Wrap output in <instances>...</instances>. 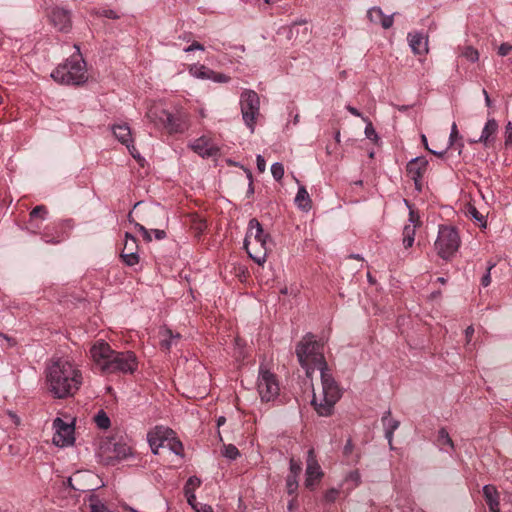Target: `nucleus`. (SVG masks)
I'll list each match as a JSON object with an SVG mask.
<instances>
[{"label": "nucleus", "mask_w": 512, "mask_h": 512, "mask_svg": "<svg viewBox=\"0 0 512 512\" xmlns=\"http://www.w3.org/2000/svg\"><path fill=\"white\" fill-rule=\"evenodd\" d=\"M46 381L49 391L56 398L73 396L83 384V375L79 367L65 358L53 360L46 369Z\"/></svg>", "instance_id": "f257e3e1"}, {"label": "nucleus", "mask_w": 512, "mask_h": 512, "mask_svg": "<svg viewBox=\"0 0 512 512\" xmlns=\"http://www.w3.org/2000/svg\"><path fill=\"white\" fill-rule=\"evenodd\" d=\"M91 358L102 374H133L138 369L136 354L132 351H115L103 341H96L90 348Z\"/></svg>", "instance_id": "f03ea898"}, {"label": "nucleus", "mask_w": 512, "mask_h": 512, "mask_svg": "<svg viewBox=\"0 0 512 512\" xmlns=\"http://www.w3.org/2000/svg\"><path fill=\"white\" fill-rule=\"evenodd\" d=\"M74 47L76 53L51 72V78L59 84L79 86L88 80L86 62L80 53V47L78 45Z\"/></svg>", "instance_id": "7ed1b4c3"}, {"label": "nucleus", "mask_w": 512, "mask_h": 512, "mask_svg": "<svg viewBox=\"0 0 512 512\" xmlns=\"http://www.w3.org/2000/svg\"><path fill=\"white\" fill-rule=\"evenodd\" d=\"M271 237L265 233L262 225L256 218L248 223L247 233L244 239V247L251 259L262 265L266 261L267 253L271 250Z\"/></svg>", "instance_id": "20e7f679"}, {"label": "nucleus", "mask_w": 512, "mask_h": 512, "mask_svg": "<svg viewBox=\"0 0 512 512\" xmlns=\"http://www.w3.org/2000/svg\"><path fill=\"white\" fill-rule=\"evenodd\" d=\"M323 346L317 342L312 334H307L296 346L298 362L306 371L307 377L318 369L327 368V362L323 355Z\"/></svg>", "instance_id": "39448f33"}, {"label": "nucleus", "mask_w": 512, "mask_h": 512, "mask_svg": "<svg viewBox=\"0 0 512 512\" xmlns=\"http://www.w3.org/2000/svg\"><path fill=\"white\" fill-rule=\"evenodd\" d=\"M146 117L158 128L165 129L169 134L184 133L189 126L188 114L182 110L169 111L161 105H153Z\"/></svg>", "instance_id": "423d86ee"}, {"label": "nucleus", "mask_w": 512, "mask_h": 512, "mask_svg": "<svg viewBox=\"0 0 512 512\" xmlns=\"http://www.w3.org/2000/svg\"><path fill=\"white\" fill-rule=\"evenodd\" d=\"M322 397L318 399L315 395L311 401L316 412L320 416H330L333 413L334 406L341 398V389L330 373L328 367L320 370Z\"/></svg>", "instance_id": "0eeeda50"}, {"label": "nucleus", "mask_w": 512, "mask_h": 512, "mask_svg": "<svg viewBox=\"0 0 512 512\" xmlns=\"http://www.w3.org/2000/svg\"><path fill=\"white\" fill-rule=\"evenodd\" d=\"M460 246V237L457 230L452 226L442 225L439 227L438 237L435 241V248L438 255L444 259H450Z\"/></svg>", "instance_id": "6e6552de"}, {"label": "nucleus", "mask_w": 512, "mask_h": 512, "mask_svg": "<svg viewBox=\"0 0 512 512\" xmlns=\"http://www.w3.org/2000/svg\"><path fill=\"white\" fill-rule=\"evenodd\" d=\"M240 108L245 125L253 133L260 115V98L254 90L245 89L240 95Z\"/></svg>", "instance_id": "1a4fd4ad"}, {"label": "nucleus", "mask_w": 512, "mask_h": 512, "mask_svg": "<svg viewBox=\"0 0 512 512\" xmlns=\"http://www.w3.org/2000/svg\"><path fill=\"white\" fill-rule=\"evenodd\" d=\"M257 388L262 401L274 400L280 391L278 379L264 366H260L257 380Z\"/></svg>", "instance_id": "9d476101"}, {"label": "nucleus", "mask_w": 512, "mask_h": 512, "mask_svg": "<svg viewBox=\"0 0 512 512\" xmlns=\"http://www.w3.org/2000/svg\"><path fill=\"white\" fill-rule=\"evenodd\" d=\"M53 428L55 430L53 435V443L56 446L66 447L74 443L75 438L73 423H66L61 418L57 417L53 421Z\"/></svg>", "instance_id": "9b49d317"}, {"label": "nucleus", "mask_w": 512, "mask_h": 512, "mask_svg": "<svg viewBox=\"0 0 512 512\" xmlns=\"http://www.w3.org/2000/svg\"><path fill=\"white\" fill-rule=\"evenodd\" d=\"M189 73L198 79L211 80L215 83H227L230 77L224 73L216 72L205 65L194 64L189 67Z\"/></svg>", "instance_id": "f8f14e48"}, {"label": "nucleus", "mask_w": 512, "mask_h": 512, "mask_svg": "<svg viewBox=\"0 0 512 512\" xmlns=\"http://www.w3.org/2000/svg\"><path fill=\"white\" fill-rule=\"evenodd\" d=\"M306 479L305 486L308 489H313L315 483L320 481L323 477V472L314 454V450L310 449L307 455Z\"/></svg>", "instance_id": "ddd939ff"}, {"label": "nucleus", "mask_w": 512, "mask_h": 512, "mask_svg": "<svg viewBox=\"0 0 512 512\" xmlns=\"http://www.w3.org/2000/svg\"><path fill=\"white\" fill-rule=\"evenodd\" d=\"M427 166L428 160L425 157H415L407 163V174L414 181L418 190H421V180L427 170Z\"/></svg>", "instance_id": "4468645a"}, {"label": "nucleus", "mask_w": 512, "mask_h": 512, "mask_svg": "<svg viewBox=\"0 0 512 512\" xmlns=\"http://www.w3.org/2000/svg\"><path fill=\"white\" fill-rule=\"evenodd\" d=\"M172 431L163 426H156L154 429L148 432L147 439L154 454H158V450L165 446L167 442L170 444V435Z\"/></svg>", "instance_id": "2eb2a0df"}, {"label": "nucleus", "mask_w": 512, "mask_h": 512, "mask_svg": "<svg viewBox=\"0 0 512 512\" xmlns=\"http://www.w3.org/2000/svg\"><path fill=\"white\" fill-rule=\"evenodd\" d=\"M50 21L60 32H69L72 27L71 13L64 8L55 7L51 10Z\"/></svg>", "instance_id": "dca6fc26"}, {"label": "nucleus", "mask_w": 512, "mask_h": 512, "mask_svg": "<svg viewBox=\"0 0 512 512\" xmlns=\"http://www.w3.org/2000/svg\"><path fill=\"white\" fill-rule=\"evenodd\" d=\"M189 147L202 158H209L219 154V148L209 138L204 136L194 140Z\"/></svg>", "instance_id": "f3484780"}, {"label": "nucleus", "mask_w": 512, "mask_h": 512, "mask_svg": "<svg viewBox=\"0 0 512 512\" xmlns=\"http://www.w3.org/2000/svg\"><path fill=\"white\" fill-rule=\"evenodd\" d=\"M407 39L414 54L422 55L428 52V40L422 33L410 32Z\"/></svg>", "instance_id": "a211bd4d"}, {"label": "nucleus", "mask_w": 512, "mask_h": 512, "mask_svg": "<svg viewBox=\"0 0 512 512\" xmlns=\"http://www.w3.org/2000/svg\"><path fill=\"white\" fill-rule=\"evenodd\" d=\"M381 422L384 427L385 438L388 441L390 449L393 447V434L399 428L400 422L396 419L391 418V411L387 410L381 417Z\"/></svg>", "instance_id": "6ab92c4d"}, {"label": "nucleus", "mask_w": 512, "mask_h": 512, "mask_svg": "<svg viewBox=\"0 0 512 512\" xmlns=\"http://www.w3.org/2000/svg\"><path fill=\"white\" fill-rule=\"evenodd\" d=\"M367 16L374 24L381 25L384 29H389L393 25V15H385L380 7H372L368 10Z\"/></svg>", "instance_id": "aec40b11"}, {"label": "nucleus", "mask_w": 512, "mask_h": 512, "mask_svg": "<svg viewBox=\"0 0 512 512\" xmlns=\"http://www.w3.org/2000/svg\"><path fill=\"white\" fill-rule=\"evenodd\" d=\"M498 131V123L492 118L486 122L480 138L476 142L483 143L485 146H489L495 139V134Z\"/></svg>", "instance_id": "412c9836"}, {"label": "nucleus", "mask_w": 512, "mask_h": 512, "mask_svg": "<svg viewBox=\"0 0 512 512\" xmlns=\"http://www.w3.org/2000/svg\"><path fill=\"white\" fill-rule=\"evenodd\" d=\"M112 132L116 139L123 145H128L133 142L131 129L127 123L113 125Z\"/></svg>", "instance_id": "4be33fe9"}, {"label": "nucleus", "mask_w": 512, "mask_h": 512, "mask_svg": "<svg viewBox=\"0 0 512 512\" xmlns=\"http://www.w3.org/2000/svg\"><path fill=\"white\" fill-rule=\"evenodd\" d=\"M135 227L142 234L143 239L146 242L152 241V234L154 235V238L156 240H163L167 236L165 230H163V229H153V228L148 229L140 223H135Z\"/></svg>", "instance_id": "5701e85b"}, {"label": "nucleus", "mask_w": 512, "mask_h": 512, "mask_svg": "<svg viewBox=\"0 0 512 512\" xmlns=\"http://www.w3.org/2000/svg\"><path fill=\"white\" fill-rule=\"evenodd\" d=\"M47 213H48L47 208L44 205H38V206L34 207L29 214L28 229H30L32 232L36 233L37 230L40 228V226L34 223L35 220L37 218H41L42 220H44L46 218Z\"/></svg>", "instance_id": "b1692460"}, {"label": "nucleus", "mask_w": 512, "mask_h": 512, "mask_svg": "<svg viewBox=\"0 0 512 512\" xmlns=\"http://www.w3.org/2000/svg\"><path fill=\"white\" fill-rule=\"evenodd\" d=\"M295 203L300 209L304 211H307L311 208V199L305 187H299L295 197Z\"/></svg>", "instance_id": "393cba45"}, {"label": "nucleus", "mask_w": 512, "mask_h": 512, "mask_svg": "<svg viewBox=\"0 0 512 512\" xmlns=\"http://www.w3.org/2000/svg\"><path fill=\"white\" fill-rule=\"evenodd\" d=\"M483 496L488 506L500 501V495L497 488L491 484L483 486Z\"/></svg>", "instance_id": "a878e982"}, {"label": "nucleus", "mask_w": 512, "mask_h": 512, "mask_svg": "<svg viewBox=\"0 0 512 512\" xmlns=\"http://www.w3.org/2000/svg\"><path fill=\"white\" fill-rule=\"evenodd\" d=\"M437 443L441 450L448 452L446 447H449L450 450L454 449V444L452 439L449 436V433L445 428H441L438 431Z\"/></svg>", "instance_id": "bb28decb"}, {"label": "nucleus", "mask_w": 512, "mask_h": 512, "mask_svg": "<svg viewBox=\"0 0 512 512\" xmlns=\"http://www.w3.org/2000/svg\"><path fill=\"white\" fill-rule=\"evenodd\" d=\"M416 225L407 224L403 228V245L405 248L412 247L415 239Z\"/></svg>", "instance_id": "cd10ccee"}, {"label": "nucleus", "mask_w": 512, "mask_h": 512, "mask_svg": "<svg viewBox=\"0 0 512 512\" xmlns=\"http://www.w3.org/2000/svg\"><path fill=\"white\" fill-rule=\"evenodd\" d=\"M162 337L163 338L161 339V347L165 350H170V348L173 344V341L178 340L180 338V334L179 333L174 334L172 332V330L165 329L162 332Z\"/></svg>", "instance_id": "c85d7f7f"}, {"label": "nucleus", "mask_w": 512, "mask_h": 512, "mask_svg": "<svg viewBox=\"0 0 512 512\" xmlns=\"http://www.w3.org/2000/svg\"><path fill=\"white\" fill-rule=\"evenodd\" d=\"M122 252H138L137 239L128 232L125 234V242Z\"/></svg>", "instance_id": "c756f323"}, {"label": "nucleus", "mask_w": 512, "mask_h": 512, "mask_svg": "<svg viewBox=\"0 0 512 512\" xmlns=\"http://www.w3.org/2000/svg\"><path fill=\"white\" fill-rule=\"evenodd\" d=\"M461 55L472 63L477 62L479 60V53L472 46L463 47V49L461 51Z\"/></svg>", "instance_id": "7c9ffc66"}, {"label": "nucleus", "mask_w": 512, "mask_h": 512, "mask_svg": "<svg viewBox=\"0 0 512 512\" xmlns=\"http://www.w3.org/2000/svg\"><path fill=\"white\" fill-rule=\"evenodd\" d=\"M121 258L127 266H134L139 262L138 252H122Z\"/></svg>", "instance_id": "2f4dec72"}, {"label": "nucleus", "mask_w": 512, "mask_h": 512, "mask_svg": "<svg viewBox=\"0 0 512 512\" xmlns=\"http://www.w3.org/2000/svg\"><path fill=\"white\" fill-rule=\"evenodd\" d=\"M222 453L224 457L230 460H235L240 456L238 448L233 444L224 445Z\"/></svg>", "instance_id": "473e14b6"}, {"label": "nucleus", "mask_w": 512, "mask_h": 512, "mask_svg": "<svg viewBox=\"0 0 512 512\" xmlns=\"http://www.w3.org/2000/svg\"><path fill=\"white\" fill-rule=\"evenodd\" d=\"M363 121L366 123L365 131H364L365 136L370 140L377 141L378 135H377L370 119L368 117H363Z\"/></svg>", "instance_id": "72a5a7b5"}, {"label": "nucleus", "mask_w": 512, "mask_h": 512, "mask_svg": "<svg viewBox=\"0 0 512 512\" xmlns=\"http://www.w3.org/2000/svg\"><path fill=\"white\" fill-rule=\"evenodd\" d=\"M201 485V480L196 476H191L188 478L185 486H184V493L187 492H193L195 493V490Z\"/></svg>", "instance_id": "f704fd0d"}, {"label": "nucleus", "mask_w": 512, "mask_h": 512, "mask_svg": "<svg viewBox=\"0 0 512 512\" xmlns=\"http://www.w3.org/2000/svg\"><path fill=\"white\" fill-rule=\"evenodd\" d=\"M95 422L97 426L101 429H107L110 426V419L103 411L97 413V415L95 416Z\"/></svg>", "instance_id": "c9c22d12"}, {"label": "nucleus", "mask_w": 512, "mask_h": 512, "mask_svg": "<svg viewBox=\"0 0 512 512\" xmlns=\"http://www.w3.org/2000/svg\"><path fill=\"white\" fill-rule=\"evenodd\" d=\"M286 489L289 495L295 494L298 489V477L288 475L286 478Z\"/></svg>", "instance_id": "e433bc0d"}, {"label": "nucleus", "mask_w": 512, "mask_h": 512, "mask_svg": "<svg viewBox=\"0 0 512 512\" xmlns=\"http://www.w3.org/2000/svg\"><path fill=\"white\" fill-rule=\"evenodd\" d=\"M468 214L475 221L479 222L480 226L486 227L485 217L474 206L468 208Z\"/></svg>", "instance_id": "4c0bfd02"}, {"label": "nucleus", "mask_w": 512, "mask_h": 512, "mask_svg": "<svg viewBox=\"0 0 512 512\" xmlns=\"http://www.w3.org/2000/svg\"><path fill=\"white\" fill-rule=\"evenodd\" d=\"M339 495H340L339 489L331 488L325 492L323 499L326 503L331 504V503H334L338 499Z\"/></svg>", "instance_id": "58836bf2"}, {"label": "nucleus", "mask_w": 512, "mask_h": 512, "mask_svg": "<svg viewBox=\"0 0 512 512\" xmlns=\"http://www.w3.org/2000/svg\"><path fill=\"white\" fill-rule=\"evenodd\" d=\"M271 173L275 180L279 181L284 176V167L281 163L276 162L271 166Z\"/></svg>", "instance_id": "ea45409f"}, {"label": "nucleus", "mask_w": 512, "mask_h": 512, "mask_svg": "<svg viewBox=\"0 0 512 512\" xmlns=\"http://www.w3.org/2000/svg\"><path fill=\"white\" fill-rule=\"evenodd\" d=\"M164 215H165L164 210L158 205L150 206L144 211V216H146V217H149V216H152V217L162 216L163 217Z\"/></svg>", "instance_id": "a19ab883"}, {"label": "nucleus", "mask_w": 512, "mask_h": 512, "mask_svg": "<svg viewBox=\"0 0 512 512\" xmlns=\"http://www.w3.org/2000/svg\"><path fill=\"white\" fill-rule=\"evenodd\" d=\"M496 266L495 263H492V262H489L488 263V266H487V269H486V273L482 276L481 278V285L483 287H487L490 285L491 283V270Z\"/></svg>", "instance_id": "79ce46f5"}, {"label": "nucleus", "mask_w": 512, "mask_h": 512, "mask_svg": "<svg viewBox=\"0 0 512 512\" xmlns=\"http://www.w3.org/2000/svg\"><path fill=\"white\" fill-rule=\"evenodd\" d=\"M302 471V466L299 461L294 460L293 458L290 459L289 463V474L288 475H294L296 477L299 476V474Z\"/></svg>", "instance_id": "37998d69"}, {"label": "nucleus", "mask_w": 512, "mask_h": 512, "mask_svg": "<svg viewBox=\"0 0 512 512\" xmlns=\"http://www.w3.org/2000/svg\"><path fill=\"white\" fill-rule=\"evenodd\" d=\"M42 239L46 242V243H51V244H58L62 241V238L60 236H57V237H52L49 233H48V227L46 228V230L44 231L43 235H42Z\"/></svg>", "instance_id": "c03bdc74"}, {"label": "nucleus", "mask_w": 512, "mask_h": 512, "mask_svg": "<svg viewBox=\"0 0 512 512\" xmlns=\"http://www.w3.org/2000/svg\"><path fill=\"white\" fill-rule=\"evenodd\" d=\"M97 15L109 18V19H118L119 15L111 9H103L96 12Z\"/></svg>", "instance_id": "a18cd8bd"}, {"label": "nucleus", "mask_w": 512, "mask_h": 512, "mask_svg": "<svg viewBox=\"0 0 512 512\" xmlns=\"http://www.w3.org/2000/svg\"><path fill=\"white\" fill-rule=\"evenodd\" d=\"M129 151V153L131 154V156L136 159L137 161H143L144 159L140 156V153L138 152V150L136 149V147L134 146V141L131 143V144H128V145H125Z\"/></svg>", "instance_id": "49530a36"}, {"label": "nucleus", "mask_w": 512, "mask_h": 512, "mask_svg": "<svg viewBox=\"0 0 512 512\" xmlns=\"http://www.w3.org/2000/svg\"><path fill=\"white\" fill-rule=\"evenodd\" d=\"M457 138H460V135L456 123H453L451 126V132L449 136V146H452Z\"/></svg>", "instance_id": "de8ad7c7"}, {"label": "nucleus", "mask_w": 512, "mask_h": 512, "mask_svg": "<svg viewBox=\"0 0 512 512\" xmlns=\"http://www.w3.org/2000/svg\"><path fill=\"white\" fill-rule=\"evenodd\" d=\"M188 504L193 508L197 509L199 502H197L196 495L193 492L184 493Z\"/></svg>", "instance_id": "09e8293b"}, {"label": "nucleus", "mask_w": 512, "mask_h": 512, "mask_svg": "<svg viewBox=\"0 0 512 512\" xmlns=\"http://www.w3.org/2000/svg\"><path fill=\"white\" fill-rule=\"evenodd\" d=\"M346 479L353 481L355 483V486H358L361 482V476L359 471L357 470L350 472Z\"/></svg>", "instance_id": "8fccbe9b"}, {"label": "nucleus", "mask_w": 512, "mask_h": 512, "mask_svg": "<svg viewBox=\"0 0 512 512\" xmlns=\"http://www.w3.org/2000/svg\"><path fill=\"white\" fill-rule=\"evenodd\" d=\"M512 50V45L508 43H502L498 48V54L500 56H507Z\"/></svg>", "instance_id": "3c124183"}, {"label": "nucleus", "mask_w": 512, "mask_h": 512, "mask_svg": "<svg viewBox=\"0 0 512 512\" xmlns=\"http://www.w3.org/2000/svg\"><path fill=\"white\" fill-rule=\"evenodd\" d=\"M353 449H354V445L352 443V440L351 439H348L346 441V444L344 445V448H343V454L345 457H349L352 452H353Z\"/></svg>", "instance_id": "603ef678"}, {"label": "nucleus", "mask_w": 512, "mask_h": 512, "mask_svg": "<svg viewBox=\"0 0 512 512\" xmlns=\"http://www.w3.org/2000/svg\"><path fill=\"white\" fill-rule=\"evenodd\" d=\"M257 169L259 172H264L266 169V161L262 155L256 157Z\"/></svg>", "instance_id": "864d4df0"}, {"label": "nucleus", "mask_w": 512, "mask_h": 512, "mask_svg": "<svg viewBox=\"0 0 512 512\" xmlns=\"http://www.w3.org/2000/svg\"><path fill=\"white\" fill-rule=\"evenodd\" d=\"M194 50H201V51H203L204 50V46L201 43H199L197 41H194L191 45H189L188 47H186L184 49V51L187 52V53L188 52H192Z\"/></svg>", "instance_id": "5fc2aeb1"}, {"label": "nucleus", "mask_w": 512, "mask_h": 512, "mask_svg": "<svg viewBox=\"0 0 512 512\" xmlns=\"http://www.w3.org/2000/svg\"><path fill=\"white\" fill-rule=\"evenodd\" d=\"M91 511L92 512H110L102 503L97 502L91 504Z\"/></svg>", "instance_id": "6e6d98bb"}, {"label": "nucleus", "mask_w": 512, "mask_h": 512, "mask_svg": "<svg viewBox=\"0 0 512 512\" xmlns=\"http://www.w3.org/2000/svg\"><path fill=\"white\" fill-rule=\"evenodd\" d=\"M506 140H505V144L508 145L510 143H512V123L509 122L507 127H506Z\"/></svg>", "instance_id": "4d7b16f0"}, {"label": "nucleus", "mask_w": 512, "mask_h": 512, "mask_svg": "<svg viewBox=\"0 0 512 512\" xmlns=\"http://www.w3.org/2000/svg\"><path fill=\"white\" fill-rule=\"evenodd\" d=\"M346 109L349 113H351L353 116L360 117L363 120V117H365L357 108L347 105Z\"/></svg>", "instance_id": "13d9d810"}, {"label": "nucleus", "mask_w": 512, "mask_h": 512, "mask_svg": "<svg viewBox=\"0 0 512 512\" xmlns=\"http://www.w3.org/2000/svg\"><path fill=\"white\" fill-rule=\"evenodd\" d=\"M196 512H213V508L210 505L199 503Z\"/></svg>", "instance_id": "bf43d9fd"}, {"label": "nucleus", "mask_w": 512, "mask_h": 512, "mask_svg": "<svg viewBox=\"0 0 512 512\" xmlns=\"http://www.w3.org/2000/svg\"><path fill=\"white\" fill-rule=\"evenodd\" d=\"M171 449L173 450V452L175 454L179 455L181 453V451L183 450V446H182L181 442L176 441L172 444Z\"/></svg>", "instance_id": "052dcab7"}, {"label": "nucleus", "mask_w": 512, "mask_h": 512, "mask_svg": "<svg viewBox=\"0 0 512 512\" xmlns=\"http://www.w3.org/2000/svg\"><path fill=\"white\" fill-rule=\"evenodd\" d=\"M418 221H419L418 215H416L415 212L411 210L409 213V222H410L409 224L416 225V222H418Z\"/></svg>", "instance_id": "680f3d73"}, {"label": "nucleus", "mask_w": 512, "mask_h": 512, "mask_svg": "<svg viewBox=\"0 0 512 512\" xmlns=\"http://www.w3.org/2000/svg\"><path fill=\"white\" fill-rule=\"evenodd\" d=\"M473 333H474L473 326H468L465 330V336H466L467 342H470L471 337L473 336Z\"/></svg>", "instance_id": "e2e57ef3"}, {"label": "nucleus", "mask_w": 512, "mask_h": 512, "mask_svg": "<svg viewBox=\"0 0 512 512\" xmlns=\"http://www.w3.org/2000/svg\"><path fill=\"white\" fill-rule=\"evenodd\" d=\"M248 178L250 180L249 187H248V195H251L254 193V187H253V181H252V174L251 172L248 173Z\"/></svg>", "instance_id": "0e129e2a"}, {"label": "nucleus", "mask_w": 512, "mask_h": 512, "mask_svg": "<svg viewBox=\"0 0 512 512\" xmlns=\"http://www.w3.org/2000/svg\"><path fill=\"white\" fill-rule=\"evenodd\" d=\"M499 506H500V501L497 503L491 504L488 507H489L490 512H500Z\"/></svg>", "instance_id": "69168bd1"}, {"label": "nucleus", "mask_w": 512, "mask_h": 512, "mask_svg": "<svg viewBox=\"0 0 512 512\" xmlns=\"http://www.w3.org/2000/svg\"><path fill=\"white\" fill-rule=\"evenodd\" d=\"M483 95H484V97H485V103H486V105H487L488 107H490V106L492 105V101H491V99H490V97H489L488 92H487L485 89H483Z\"/></svg>", "instance_id": "338daca9"}, {"label": "nucleus", "mask_w": 512, "mask_h": 512, "mask_svg": "<svg viewBox=\"0 0 512 512\" xmlns=\"http://www.w3.org/2000/svg\"><path fill=\"white\" fill-rule=\"evenodd\" d=\"M128 454H130V449L123 447V451L121 452V454L119 452L117 456L121 458H126Z\"/></svg>", "instance_id": "774afa93"}]
</instances>
